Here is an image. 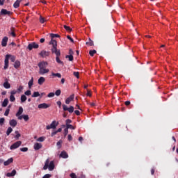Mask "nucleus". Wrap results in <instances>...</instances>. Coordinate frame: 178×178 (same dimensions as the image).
<instances>
[{"label":"nucleus","mask_w":178,"mask_h":178,"mask_svg":"<svg viewBox=\"0 0 178 178\" xmlns=\"http://www.w3.org/2000/svg\"><path fill=\"white\" fill-rule=\"evenodd\" d=\"M39 67V74L41 76H44V74H47V73H49V69L47 68L48 66V63L47 61H42L38 64Z\"/></svg>","instance_id":"2"},{"label":"nucleus","mask_w":178,"mask_h":178,"mask_svg":"<svg viewBox=\"0 0 178 178\" xmlns=\"http://www.w3.org/2000/svg\"><path fill=\"white\" fill-rule=\"evenodd\" d=\"M3 86L4 88H6V90H8V88H10V83H9L8 81H5Z\"/></svg>","instance_id":"25"},{"label":"nucleus","mask_w":178,"mask_h":178,"mask_svg":"<svg viewBox=\"0 0 178 178\" xmlns=\"http://www.w3.org/2000/svg\"><path fill=\"white\" fill-rule=\"evenodd\" d=\"M66 59H68L70 62H72L73 60V56L72 55H67L65 56Z\"/></svg>","instance_id":"33"},{"label":"nucleus","mask_w":178,"mask_h":178,"mask_svg":"<svg viewBox=\"0 0 178 178\" xmlns=\"http://www.w3.org/2000/svg\"><path fill=\"white\" fill-rule=\"evenodd\" d=\"M63 109L65 111H67L69 113H73V112H74V107L73 106H70V107H67L66 104H63Z\"/></svg>","instance_id":"4"},{"label":"nucleus","mask_w":178,"mask_h":178,"mask_svg":"<svg viewBox=\"0 0 178 178\" xmlns=\"http://www.w3.org/2000/svg\"><path fill=\"white\" fill-rule=\"evenodd\" d=\"M47 97H48L49 98H52V97H55V93H54V92H50V93L48 94Z\"/></svg>","instance_id":"45"},{"label":"nucleus","mask_w":178,"mask_h":178,"mask_svg":"<svg viewBox=\"0 0 178 178\" xmlns=\"http://www.w3.org/2000/svg\"><path fill=\"white\" fill-rule=\"evenodd\" d=\"M57 105L59 106V108H60V106H62V102L60 101H58Z\"/></svg>","instance_id":"61"},{"label":"nucleus","mask_w":178,"mask_h":178,"mask_svg":"<svg viewBox=\"0 0 178 178\" xmlns=\"http://www.w3.org/2000/svg\"><path fill=\"white\" fill-rule=\"evenodd\" d=\"M3 123H5V118H0V126H3Z\"/></svg>","instance_id":"41"},{"label":"nucleus","mask_w":178,"mask_h":178,"mask_svg":"<svg viewBox=\"0 0 178 178\" xmlns=\"http://www.w3.org/2000/svg\"><path fill=\"white\" fill-rule=\"evenodd\" d=\"M73 50H72V49H70V50H69V54L70 55H72V56H73Z\"/></svg>","instance_id":"64"},{"label":"nucleus","mask_w":178,"mask_h":178,"mask_svg":"<svg viewBox=\"0 0 178 178\" xmlns=\"http://www.w3.org/2000/svg\"><path fill=\"white\" fill-rule=\"evenodd\" d=\"M12 131H13V129H12V127H8L6 131V134L7 136H9L10 134V133H12Z\"/></svg>","instance_id":"32"},{"label":"nucleus","mask_w":178,"mask_h":178,"mask_svg":"<svg viewBox=\"0 0 178 178\" xmlns=\"http://www.w3.org/2000/svg\"><path fill=\"white\" fill-rule=\"evenodd\" d=\"M1 16H10L12 15V12L8 11L6 9H1L0 11Z\"/></svg>","instance_id":"7"},{"label":"nucleus","mask_w":178,"mask_h":178,"mask_svg":"<svg viewBox=\"0 0 178 178\" xmlns=\"http://www.w3.org/2000/svg\"><path fill=\"white\" fill-rule=\"evenodd\" d=\"M51 177V175L49 174H46L44 176L42 177V178H50Z\"/></svg>","instance_id":"56"},{"label":"nucleus","mask_w":178,"mask_h":178,"mask_svg":"<svg viewBox=\"0 0 178 178\" xmlns=\"http://www.w3.org/2000/svg\"><path fill=\"white\" fill-rule=\"evenodd\" d=\"M22 1H23V0H17L14 3L13 6H14L15 9H17V8H19V6H20V2H22Z\"/></svg>","instance_id":"21"},{"label":"nucleus","mask_w":178,"mask_h":178,"mask_svg":"<svg viewBox=\"0 0 178 178\" xmlns=\"http://www.w3.org/2000/svg\"><path fill=\"white\" fill-rule=\"evenodd\" d=\"M8 104H9V99H8V98L4 99L2 103L3 108H6V106H8Z\"/></svg>","instance_id":"23"},{"label":"nucleus","mask_w":178,"mask_h":178,"mask_svg":"<svg viewBox=\"0 0 178 178\" xmlns=\"http://www.w3.org/2000/svg\"><path fill=\"white\" fill-rule=\"evenodd\" d=\"M87 45H89V47H92L94 45V42L91 40V38H89V42H86Z\"/></svg>","instance_id":"31"},{"label":"nucleus","mask_w":178,"mask_h":178,"mask_svg":"<svg viewBox=\"0 0 178 178\" xmlns=\"http://www.w3.org/2000/svg\"><path fill=\"white\" fill-rule=\"evenodd\" d=\"M13 162V158H10L7 161H4V166H8Z\"/></svg>","instance_id":"20"},{"label":"nucleus","mask_w":178,"mask_h":178,"mask_svg":"<svg viewBox=\"0 0 178 178\" xmlns=\"http://www.w3.org/2000/svg\"><path fill=\"white\" fill-rule=\"evenodd\" d=\"M67 38L70 40L71 42H74V40H73V38H72V37H70V35H67Z\"/></svg>","instance_id":"51"},{"label":"nucleus","mask_w":178,"mask_h":178,"mask_svg":"<svg viewBox=\"0 0 178 178\" xmlns=\"http://www.w3.org/2000/svg\"><path fill=\"white\" fill-rule=\"evenodd\" d=\"M39 55L42 56V58H47V56H49V51L43 50L39 54Z\"/></svg>","instance_id":"11"},{"label":"nucleus","mask_w":178,"mask_h":178,"mask_svg":"<svg viewBox=\"0 0 178 178\" xmlns=\"http://www.w3.org/2000/svg\"><path fill=\"white\" fill-rule=\"evenodd\" d=\"M74 113L76 114L77 116H80V111L79 110H76Z\"/></svg>","instance_id":"58"},{"label":"nucleus","mask_w":178,"mask_h":178,"mask_svg":"<svg viewBox=\"0 0 178 178\" xmlns=\"http://www.w3.org/2000/svg\"><path fill=\"white\" fill-rule=\"evenodd\" d=\"M9 67V56H6L5 60H4V67L3 69L6 70Z\"/></svg>","instance_id":"9"},{"label":"nucleus","mask_w":178,"mask_h":178,"mask_svg":"<svg viewBox=\"0 0 178 178\" xmlns=\"http://www.w3.org/2000/svg\"><path fill=\"white\" fill-rule=\"evenodd\" d=\"M56 134H58L57 131L52 132L51 136V137H54V136H56Z\"/></svg>","instance_id":"60"},{"label":"nucleus","mask_w":178,"mask_h":178,"mask_svg":"<svg viewBox=\"0 0 178 178\" xmlns=\"http://www.w3.org/2000/svg\"><path fill=\"white\" fill-rule=\"evenodd\" d=\"M50 45H52L51 52L56 55V60L59 65H63V61L60 60L59 57L60 56V50L58 49V42L55 40H51L49 42Z\"/></svg>","instance_id":"1"},{"label":"nucleus","mask_w":178,"mask_h":178,"mask_svg":"<svg viewBox=\"0 0 178 178\" xmlns=\"http://www.w3.org/2000/svg\"><path fill=\"white\" fill-rule=\"evenodd\" d=\"M70 177L71 178H77V176H76V174L72 173V174H70Z\"/></svg>","instance_id":"53"},{"label":"nucleus","mask_w":178,"mask_h":178,"mask_svg":"<svg viewBox=\"0 0 178 178\" xmlns=\"http://www.w3.org/2000/svg\"><path fill=\"white\" fill-rule=\"evenodd\" d=\"M8 37L5 36L1 40V46L2 47H6L8 45Z\"/></svg>","instance_id":"14"},{"label":"nucleus","mask_w":178,"mask_h":178,"mask_svg":"<svg viewBox=\"0 0 178 178\" xmlns=\"http://www.w3.org/2000/svg\"><path fill=\"white\" fill-rule=\"evenodd\" d=\"M64 29L67 31H72V28H70V26H67L66 25H64Z\"/></svg>","instance_id":"43"},{"label":"nucleus","mask_w":178,"mask_h":178,"mask_svg":"<svg viewBox=\"0 0 178 178\" xmlns=\"http://www.w3.org/2000/svg\"><path fill=\"white\" fill-rule=\"evenodd\" d=\"M38 83L39 86H42V84H44V83H45V78L43 76H40L38 81Z\"/></svg>","instance_id":"19"},{"label":"nucleus","mask_w":178,"mask_h":178,"mask_svg":"<svg viewBox=\"0 0 178 178\" xmlns=\"http://www.w3.org/2000/svg\"><path fill=\"white\" fill-rule=\"evenodd\" d=\"M23 90V86H19V88H18V89H17V92H21V91Z\"/></svg>","instance_id":"57"},{"label":"nucleus","mask_w":178,"mask_h":178,"mask_svg":"<svg viewBox=\"0 0 178 178\" xmlns=\"http://www.w3.org/2000/svg\"><path fill=\"white\" fill-rule=\"evenodd\" d=\"M22 113H23V107H19L18 111L15 114V116L19 119V118L22 116Z\"/></svg>","instance_id":"16"},{"label":"nucleus","mask_w":178,"mask_h":178,"mask_svg":"<svg viewBox=\"0 0 178 178\" xmlns=\"http://www.w3.org/2000/svg\"><path fill=\"white\" fill-rule=\"evenodd\" d=\"M10 101L11 102H15V101H16V98L15 97V95H10Z\"/></svg>","instance_id":"36"},{"label":"nucleus","mask_w":178,"mask_h":178,"mask_svg":"<svg viewBox=\"0 0 178 178\" xmlns=\"http://www.w3.org/2000/svg\"><path fill=\"white\" fill-rule=\"evenodd\" d=\"M39 47L40 46L38 45V44H37L36 42H33L30 43L28 45L27 48H28V49H29V51H31L33 49H38Z\"/></svg>","instance_id":"5"},{"label":"nucleus","mask_w":178,"mask_h":178,"mask_svg":"<svg viewBox=\"0 0 178 178\" xmlns=\"http://www.w3.org/2000/svg\"><path fill=\"white\" fill-rule=\"evenodd\" d=\"M6 56H8V60L10 59L11 62H15L16 60V56L10 54H7Z\"/></svg>","instance_id":"22"},{"label":"nucleus","mask_w":178,"mask_h":178,"mask_svg":"<svg viewBox=\"0 0 178 178\" xmlns=\"http://www.w3.org/2000/svg\"><path fill=\"white\" fill-rule=\"evenodd\" d=\"M43 169L44 170H47V169H49L50 171L54 170V169H55V163H54V161H51L49 163V159H47L45 161Z\"/></svg>","instance_id":"3"},{"label":"nucleus","mask_w":178,"mask_h":178,"mask_svg":"<svg viewBox=\"0 0 178 178\" xmlns=\"http://www.w3.org/2000/svg\"><path fill=\"white\" fill-rule=\"evenodd\" d=\"M57 147H58V148H60L62 147V140H59L58 142H57L56 144Z\"/></svg>","instance_id":"47"},{"label":"nucleus","mask_w":178,"mask_h":178,"mask_svg":"<svg viewBox=\"0 0 178 178\" xmlns=\"http://www.w3.org/2000/svg\"><path fill=\"white\" fill-rule=\"evenodd\" d=\"M50 37L51 38V40H54L53 38H59V37H60V35H59L58 34H54V33H50Z\"/></svg>","instance_id":"28"},{"label":"nucleus","mask_w":178,"mask_h":178,"mask_svg":"<svg viewBox=\"0 0 178 178\" xmlns=\"http://www.w3.org/2000/svg\"><path fill=\"white\" fill-rule=\"evenodd\" d=\"M73 74L74 76H75V77H76V79H79L80 77L79 72H74Z\"/></svg>","instance_id":"48"},{"label":"nucleus","mask_w":178,"mask_h":178,"mask_svg":"<svg viewBox=\"0 0 178 178\" xmlns=\"http://www.w3.org/2000/svg\"><path fill=\"white\" fill-rule=\"evenodd\" d=\"M37 97H40V92H34L32 95L33 98H37Z\"/></svg>","instance_id":"34"},{"label":"nucleus","mask_w":178,"mask_h":178,"mask_svg":"<svg viewBox=\"0 0 178 178\" xmlns=\"http://www.w3.org/2000/svg\"><path fill=\"white\" fill-rule=\"evenodd\" d=\"M9 124L11 126V127H16V126H17V121H16L15 119H13L9 121Z\"/></svg>","instance_id":"15"},{"label":"nucleus","mask_w":178,"mask_h":178,"mask_svg":"<svg viewBox=\"0 0 178 178\" xmlns=\"http://www.w3.org/2000/svg\"><path fill=\"white\" fill-rule=\"evenodd\" d=\"M24 95L29 97L30 95H31V90H26L25 92H24Z\"/></svg>","instance_id":"40"},{"label":"nucleus","mask_w":178,"mask_h":178,"mask_svg":"<svg viewBox=\"0 0 178 178\" xmlns=\"http://www.w3.org/2000/svg\"><path fill=\"white\" fill-rule=\"evenodd\" d=\"M39 20H40V22L42 24L45 23V22H47L46 19H44V17H42V16H40V18H39Z\"/></svg>","instance_id":"37"},{"label":"nucleus","mask_w":178,"mask_h":178,"mask_svg":"<svg viewBox=\"0 0 178 178\" xmlns=\"http://www.w3.org/2000/svg\"><path fill=\"white\" fill-rule=\"evenodd\" d=\"M70 123H72V120L70 119L66 120V126H67V124H70Z\"/></svg>","instance_id":"52"},{"label":"nucleus","mask_w":178,"mask_h":178,"mask_svg":"<svg viewBox=\"0 0 178 178\" xmlns=\"http://www.w3.org/2000/svg\"><path fill=\"white\" fill-rule=\"evenodd\" d=\"M60 158H63L64 159H66L69 158V154L65 151H63L60 154Z\"/></svg>","instance_id":"18"},{"label":"nucleus","mask_w":178,"mask_h":178,"mask_svg":"<svg viewBox=\"0 0 178 178\" xmlns=\"http://www.w3.org/2000/svg\"><path fill=\"white\" fill-rule=\"evenodd\" d=\"M22 119H24L25 122H27L30 118H29L28 115H22L20 117H19L18 120H22Z\"/></svg>","instance_id":"17"},{"label":"nucleus","mask_w":178,"mask_h":178,"mask_svg":"<svg viewBox=\"0 0 178 178\" xmlns=\"http://www.w3.org/2000/svg\"><path fill=\"white\" fill-rule=\"evenodd\" d=\"M50 105L47 104L46 103L40 104L38 106V108L39 109H47V108H49Z\"/></svg>","instance_id":"10"},{"label":"nucleus","mask_w":178,"mask_h":178,"mask_svg":"<svg viewBox=\"0 0 178 178\" xmlns=\"http://www.w3.org/2000/svg\"><path fill=\"white\" fill-rule=\"evenodd\" d=\"M86 95L88 97H91V91L90 90H88Z\"/></svg>","instance_id":"62"},{"label":"nucleus","mask_w":178,"mask_h":178,"mask_svg":"<svg viewBox=\"0 0 178 178\" xmlns=\"http://www.w3.org/2000/svg\"><path fill=\"white\" fill-rule=\"evenodd\" d=\"M15 69H19L20 67V61L16 60L14 63Z\"/></svg>","instance_id":"26"},{"label":"nucleus","mask_w":178,"mask_h":178,"mask_svg":"<svg viewBox=\"0 0 178 178\" xmlns=\"http://www.w3.org/2000/svg\"><path fill=\"white\" fill-rule=\"evenodd\" d=\"M10 110L9 108H7L4 113V116H8L9 115V112Z\"/></svg>","instance_id":"44"},{"label":"nucleus","mask_w":178,"mask_h":178,"mask_svg":"<svg viewBox=\"0 0 178 178\" xmlns=\"http://www.w3.org/2000/svg\"><path fill=\"white\" fill-rule=\"evenodd\" d=\"M33 148L35 151H38V149H41V148H42V144L36 143L34 144Z\"/></svg>","instance_id":"13"},{"label":"nucleus","mask_w":178,"mask_h":178,"mask_svg":"<svg viewBox=\"0 0 178 178\" xmlns=\"http://www.w3.org/2000/svg\"><path fill=\"white\" fill-rule=\"evenodd\" d=\"M7 177H12L13 175H12V172H8L6 174Z\"/></svg>","instance_id":"59"},{"label":"nucleus","mask_w":178,"mask_h":178,"mask_svg":"<svg viewBox=\"0 0 178 178\" xmlns=\"http://www.w3.org/2000/svg\"><path fill=\"white\" fill-rule=\"evenodd\" d=\"M33 84H34V78L33 77H32L28 83L29 88H31V87H33Z\"/></svg>","instance_id":"24"},{"label":"nucleus","mask_w":178,"mask_h":178,"mask_svg":"<svg viewBox=\"0 0 178 178\" xmlns=\"http://www.w3.org/2000/svg\"><path fill=\"white\" fill-rule=\"evenodd\" d=\"M10 35L12 37H16V33H15L13 31L9 33Z\"/></svg>","instance_id":"55"},{"label":"nucleus","mask_w":178,"mask_h":178,"mask_svg":"<svg viewBox=\"0 0 178 178\" xmlns=\"http://www.w3.org/2000/svg\"><path fill=\"white\" fill-rule=\"evenodd\" d=\"M37 141H38L39 143H44V141H45V137L41 136L37 139Z\"/></svg>","instance_id":"30"},{"label":"nucleus","mask_w":178,"mask_h":178,"mask_svg":"<svg viewBox=\"0 0 178 178\" xmlns=\"http://www.w3.org/2000/svg\"><path fill=\"white\" fill-rule=\"evenodd\" d=\"M67 138H68V141H72V140H73V137H72V135L70 134L68 135Z\"/></svg>","instance_id":"54"},{"label":"nucleus","mask_w":178,"mask_h":178,"mask_svg":"<svg viewBox=\"0 0 178 178\" xmlns=\"http://www.w3.org/2000/svg\"><path fill=\"white\" fill-rule=\"evenodd\" d=\"M20 151H22V152H27L29 151V148L22 147V148H20Z\"/></svg>","instance_id":"42"},{"label":"nucleus","mask_w":178,"mask_h":178,"mask_svg":"<svg viewBox=\"0 0 178 178\" xmlns=\"http://www.w3.org/2000/svg\"><path fill=\"white\" fill-rule=\"evenodd\" d=\"M16 94H17V90H13L10 92V95H15Z\"/></svg>","instance_id":"50"},{"label":"nucleus","mask_w":178,"mask_h":178,"mask_svg":"<svg viewBox=\"0 0 178 178\" xmlns=\"http://www.w3.org/2000/svg\"><path fill=\"white\" fill-rule=\"evenodd\" d=\"M15 134H17L16 136H15V138H17V140H19V138L20 137V134H19V131H15Z\"/></svg>","instance_id":"49"},{"label":"nucleus","mask_w":178,"mask_h":178,"mask_svg":"<svg viewBox=\"0 0 178 178\" xmlns=\"http://www.w3.org/2000/svg\"><path fill=\"white\" fill-rule=\"evenodd\" d=\"M68 133H69V129H67V128H65L64 129V136H65V137H66L67 136Z\"/></svg>","instance_id":"46"},{"label":"nucleus","mask_w":178,"mask_h":178,"mask_svg":"<svg viewBox=\"0 0 178 178\" xmlns=\"http://www.w3.org/2000/svg\"><path fill=\"white\" fill-rule=\"evenodd\" d=\"M51 76H54V77H58V79H60V77H62V75L60 74V73H51Z\"/></svg>","instance_id":"29"},{"label":"nucleus","mask_w":178,"mask_h":178,"mask_svg":"<svg viewBox=\"0 0 178 178\" xmlns=\"http://www.w3.org/2000/svg\"><path fill=\"white\" fill-rule=\"evenodd\" d=\"M11 174H12L13 176H15V175H16V170H13L11 172Z\"/></svg>","instance_id":"63"},{"label":"nucleus","mask_w":178,"mask_h":178,"mask_svg":"<svg viewBox=\"0 0 178 178\" xmlns=\"http://www.w3.org/2000/svg\"><path fill=\"white\" fill-rule=\"evenodd\" d=\"M73 99H74V95H71L68 98L66 99L65 104L69 105V104H70Z\"/></svg>","instance_id":"12"},{"label":"nucleus","mask_w":178,"mask_h":178,"mask_svg":"<svg viewBox=\"0 0 178 178\" xmlns=\"http://www.w3.org/2000/svg\"><path fill=\"white\" fill-rule=\"evenodd\" d=\"M20 145H22V141H17L10 147V149H16L19 148Z\"/></svg>","instance_id":"6"},{"label":"nucleus","mask_w":178,"mask_h":178,"mask_svg":"<svg viewBox=\"0 0 178 178\" xmlns=\"http://www.w3.org/2000/svg\"><path fill=\"white\" fill-rule=\"evenodd\" d=\"M27 101V97H26L24 95H22L21 96V102L23 104L24 102H26Z\"/></svg>","instance_id":"27"},{"label":"nucleus","mask_w":178,"mask_h":178,"mask_svg":"<svg viewBox=\"0 0 178 178\" xmlns=\"http://www.w3.org/2000/svg\"><path fill=\"white\" fill-rule=\"evenodd\" d=\"M95 54H97V51L96 50H90L89 51V55H90V56H94Z\"/></svg>","instance_id":"38"},{"label":"nucleus","mask_w":178,"mask_h":178,"mask_svg":"<svg viewBox=\"0 0 178 178\" xmlns=\"http://www.w3.org/2000/svg\"><path fill=\"white\" fill-rule=\"evenodd\" d=\"M56 126H58V124H56V121H53L50 125H47L46 127L47 130H49L50 129H56Z\"/></svg>","instance_id":"8"},{"label":"nucleus","mask_w":178,"mask_h":178,"mask_svg":"<svg viewBox=\"0 0 178 178\" xmlns=\"http://www.w3.org/2000/svg\"><path fill=\"white\" fill-rule=\"evenodd\" d=\"M61 92H62L60 91V90L58 89V90H57L55 92L54 95H56V97H59V95H60Z\"/></svg>","instance_id":"39"},{"label":"nucleus","mask_w":178,"mask_h":178,"mask_svg":"<svg viewBox=\"0 0 178 178\" xmlns=\"http://www.w3.org/2000/svg\"><path fill=\"white\" fill-rule=\"evenodd\" d=\"M65 128H67V129H68V130H69V129H71L72 130H74L76 129V127H73V125H72V124L66 125Z\"/></svg>","instance_id":"35"}]
</instances>
